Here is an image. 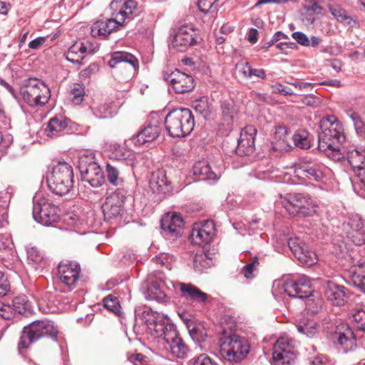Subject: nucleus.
<instances>
[{"label": "nucleus", "mask_w": 365, "mask_h": 365, "mask_svg": "<svg viewBox=\"0 0 365 365\" xmlns=\"http://www.w3.org/2000/svg\"><path fill=\"white\" fill-rule=\"evenodd\" d=\"M292 37L300 45L303 46H309L310 41L307 36L301 32V31H295L292 33Z\"/></svg>", "instance_id": "052dcab7"}, {"label": "nucleus", "mask_w": 365, "mask_h": 365, "mask_svg": "<svg viewBox=\"0 0 365 365\" xmlns=\"http://www.w3.org/2000/svg\"><path fill=\"white\" fill-rule=\"evenodd\" d=\"M67 126V119L61 116H55L48 121L45 133L48 137L56 138L63 133Z\"/></svg>", "instance_id": "2f4dec72"}, {"label": "nucleus", "mask_w": 365, "mask_h": 365, "mask_svg": "<svg viewBox=\"0 0 365 365\" xmlns=\"http://www.w3.org/2000/svg\"><path fill=\"white\" fill-rule=\"evenodd\" d=\"M84 88L79 84L73 85L71 88L69 98L75 105H80L84 98Z\"/></svg>", "instance_id": "c03bdc74"}, {"label": "nucleus", "mask_w": 365, "mask_h": 365, "mask_svg": "<svg viewBox=\"0 0 365 365\" xmlns=\"http://www.w3.org/2000/svg\"><path fill=\"white\" fill-rule=\"evenodd\" d=\"M118 18L109 19L106 21H98L91 26V34L93 36L106 38L119 26H121Z\"/></svg>", "instance_id": "c85d7f7f"}, {"label": "nucleus", "mask_w": 365, "mask_h": 365, "mask_svg": "<svg viewBox=\"0 0 365 365\" xmlns=\"http://www.w3.org/2000/svg\"><path fill=\"white\" fill-rule=\"evenodd\" d=\"M216 1L217 0H198L197 6L199 10L204 14L209 13Z\"/></svg>", "instance_id": "e2e57ef3"}, {"label": "nucleus", "mask_w": 365, "mask_h": 365, "mask_svg": "<svg viewBox=\"0 0 365 365\" xmlns=\"http://www.w3.org/2000/svg\"><path fill=\"white\" fill-rule=\"evenodd\" d=\"M108 66L115 68V74L122 76V80H127L138 71L139 62L138 58L130 53L115 51L111 54Z\"/></svg>", "instance_id": "9d476101"}, {"label": "nucleus", "mask_w": 365, "mask_h": 365, "mask_svg": "<svg viewBox=\"0 0 365 365\" xmlns=\"http://www.w3.org/2000/svg\"><path fill=\"white\" fill-rule=\"evenodd\" d=\"M287 243L290 250L295 257L297 255H302V250H303V247L305 245L302 240L297 237L289 238Z\"/></svg>", "instance_id": "3c124183"}, {"label": "nucleus", "mask_w": 365, "mask_h": 365, "mask_svg": "<svg viewBox=\"0 0 365 365\" xmlns=\"http://www.w3.org/2000/svg\"><path fill=\"white\" fill-rule=\"evenodd\" d=\"M163 79L169 81L177 93H185L191 91L195 88L193 78L176 69L171 73L164 72Z\"/></svg>", "instance_id": "6ab92c4d"}, {"label": "nucleus", "mask_w": 365, "mask_h": 365, "mask_svg": "<svg viewBox=\"0 0 365 365\" xmlns=\"http://www.w3.org/2000/svg\"><path fill=\"white\" fill-rule=\"evenodd\" d=\"M350 282L365 293V261L353 265L349 271Z\"/></svg>", "instance_id": "7c9ffc66"}, {"label": "nucleus", "mask_w": 365, "mask_h": 365, "mask_svg": "<svg viewBox=\"0 0 365 365\" xmlns=\"http://www.w3.org/2000/svg\"><path fill=\"white\" fill-rule=\"evenodd\" d=\"M330 340L335 348L340 352L346 354L352 351L356 346L354 334L345 323L336 322L334 327L329 331Z\"/></svg>", "instance_id": "1a4fd4ad"}, {"label": "nucleus", "mask_w": 365, "mask_h": 365, "mask_svg": "<svg viewBox=\"0 0 365 365\" xmlns=\"http://www.w3.org/2000/svg\"><path fill=\"white\" fill-rule=\"evenodd\" d=\"M144 318L150 334L155 337H162L163 341L166 339L168 333L176 330L170 320L159 313L148 312Z\"/></svg>", "instance_id": "4468645a"}, {"label": "nucleus", "mask_w": 365, "mask_h": 365, "mask_svg": "<svg viewBox=\"0 0 365 365\" xmlns=\"http://www.w3.org/2000/svg\"><path fill=\"white\" fill-rule=\"evenodd\" d=\"M119 169L113 163L106 165L107 179L114 186H118L123 182L122 178L119 177Z\"/></svg>", "instance_id": "ea45409f"}, {"label": "nucleus", "mask_w": 365, "mask_h": 365, "mask_svg": "<svg viewBox=\"0 0 365 365\" xmlns=\"http://www.w3.org/2000/svg\"><path fill=\"white\" fill-rule=\"evenodd\" d=\"M280 203L292 217H307L317 212V204L308 195L289 193L281 196Z\"/></svg>", "instance_id": "423d86ee"}, {"label": "nucleus", "mask_w": 365, "mask_h": 365, "mask_svg": "<svg viewBox=\"0 0 365 365\" xmlns=\"http://www.w3.org/2000/svg\"><path fill=\"white\" fill-rule=\"evenodd\" d=\"M93 53L94 49L92 48L90 43L86 42L85 43L82 41H76L69 47L65 56L67 61L81 66L83 63V61L86 56L91 55Z\"/></svg>", "instance_id": "393cba45"}, {"label": "nucleus", "mask_w": 365, "mask_h": 365, "mask_svg": "<svg viewBox=\"0 0 365 365\" xmlns=\"http://www.w3.org/2000/svg\"><path fill=\"white\" fill-rule=\"evenodd\" d=\"M160 120L157 114L150 117L148 125L139 131L135 136L133 137L132 140L135 145H143L148 142L155 140L161 131Z\"/></svg>", "instance_id": "412c9836"}, {"label": "nucleus", "mask_w": 365, "mask_h": 365, "mask_svg": "<svg viewBox=\"0 0 365 365\" xmlns=\"http://www.w3.org/2000/svg\"><path fill=\"white\" fill-rule=\"evenodd\" d=\"M58 208L49 199L38 195L33 200V217L41 225L49 226L59 219Z\"/></svg>", "instance_id": "9b49d317"}, {"label": "nucleus", "mask_w": 365, "mask_h": 365, "mask_svg": "<svg viewBox=\"0 0 365 365\" xmlns=\"http://www.w3.org/2000/svg\"><path fill=\"white\" fill-rule=\"evenodd\" d=\"M193 175L198 178V180H207L217 179V175L211 170V168L206 162L196 163L192 168Z\"/></svg>", "instance_id": "473e14b6"}, {"label": "nucleus", "mask_w": 365, "mask_h": 365, "mask_svg": "<svg viewBox=\"0 0 365 365\" xmlns=\"http://www.w3.org/2000/svg\"><path fill=\"white\" fill-rule=\"evenodd\" d=\"M123 8L124 10L120 11L116 15V18L122 24L125 22L126 19H130V15L135 14L138 9V4L134 0H126L123 3Z\"/></svg>", "instance_id": "e433bc0d"}, {"label": "nucleus", "mask_w": 365, "mask_h": 365, "mask_svg": "<svg viewBox=\"0 0 365 365\" xmlns=\"http://www.w3.org/2000/svg\"><path fill=\"white\" fill-rule=\"evenodd\" d=\"M133 155L131 153L123 147H118L115 148L111 154V159L118 162L127 161Z\"/></svg>", "instance_id": "09e8293b"}, {"label": "nucleus", "mask_w": 365, "mask_h": 365, "mask_svg": "<svg viewBox=\"0 0 365 365\" xmlns=\"http://www.w3.org/2000/svg\"><path fill=\"white\" fill-rule=\"evenodd\" d=\"M346 237L356 245L360 246L365 243V228L358 230H348Z\"/></svg>", "instance_id": "a18cd8bd"}, {"label": "nucleus", "mask_w": 365, "mask_h": 365, "mask_svg": "<svg viewBox=\"0 0 365 365\" xmlns=\"http://www.w3.org/2000/svg\"><path fill=\"white\" fill-rule=\"evenodd\" d=\"M304 1H305L304 9L307 11H317L318 9H321L319 3L322 0H304Z\"/></svg>", "instance_id": "774afa93"}, {"label": "nucleus", "mask_w": 365, "mask_h": 365, "mask_svg": "<svg viewBox=\"0 0 365 365\" xmlns=\"http://www.w3.org/2000/svg\"><path fill=\"white\" fill-rule=\"evenodd\" d=\"M10 289V284L4 273L0 270V297L5 296Z\"/></svg>", "instance_id": "680f3d73"}, {"label": "nucleus", "mask_w": 365, "mask_h": 365, "mask_svg": "<svg viewBox=\"0 0 365 365\" xmlns=\"http://www.w3.org/2000/svg\"><path fill=\"white\" fill-rule=\"evenodd\" d=\"M297 328L299 332L310 338L315 336L319 333L318 324L314 321L307 318L300 319Z\"/></svg>", "instance_id": "72a5a7b5"}, {"label": "nucleus", "mask_w": 365, "mask_h": 365, "mask_svg": "<svg viewBox=\"0 0 365 365\" xmlns=\"http://www.w3.org/2000/svg\"><path fill=\"white\" fill-rule=\"evenodd\" d=\"M294 145L301 149L311 147L312 136L306 130H299L292 136Z\"/></svg>", "instance_id": "f704fd0d"}, {"label": "nucleus", "mask_w": 365, "mask_h": 365, "mask_svg": "<svg viewBox=\"0 0 365 365\" xmlns=\"http://www.w3.org/2000/svg\"><path fill=\"white\" fill-rule=\"evenodd\" d=\"M318 134V148L335 161H340L344 155L340 150V145L345 140L342 124L331 125V127L321 128Z\"/></svg>", "instance_id": "f03ea898"}, {"label": "nucleus", "mask_w": 365, "mask_h": 365, "mask_svg": "<svg viewBox=\"0 0 365 365\" xmlns=\"http://www.w3.org/2000/svg\"><path fill=\"white\" fill-rule=\"evenodd\" d=\"M16 312L12 306L0 302V316L5 319H11L15 317Z\"/></svg>", "instance_id": "6e6d98bb"}, {"label": "nucleus", "mask_w": 365, "mask_h": 365, "mask_svg": "<svg viewBox=\"0 0 365 365\" xmlns=\"http://www.w3.org/2000/svg\"><path fill=\"white\" fill-rule=\"evenodd\" d=\"M341 124L334 115H328L321 121V128H326L331 127V125Z\"/></svg>", "instance_id": "0e129e2a"}, {"label": "nucleus", "mask_w": 365, "mask_h": 365, "mask_svg": "<svg viewBox=\"0 0 365 365\" xmlns=\"http://www.w3.org/2000/svg\"><path fill=\"white\" fill-rule=\"evenodd\" d=\"M149 185L154 193L167 195L173 191V187L170 182L168 180L164 170H158L153 172Z\"/></svg>", "instance_id": "a878e982"}, {"label": "nucleus", "mask_w": 365, "mask_h": 365, "mask_svg": "<svg viewBox=\"0 0 365 365\" xmlns=\"http://www.w3.org/2000/svg\"><path fill=\"white\" fill-rule=\"evenodd\" d=\"M283 288L284 292L289 297L299 299L307 298L313 292L311 280L306 275H301L294 279H286L284 282Z\"/></svg>", "instance_id": "2eb2a0df"}, {"label": "nucleus", "mask_w": 365, "mask_h": 365, "mask_svg": "<svg viewBox=\"0 0 365 365\" xmlns=\"http://www.w3.org/2000/svg\"><path fill=\"white\" fill-rule=\"evenodd\" d=\"M20 93L23 101L31 107L45 105L51 97L49 88L42 81L29 78L21 86Z\"/></svg>", "instance_id": "0eeeda50"}, {"label": "nucleus", "mask_w": 365, "mask_h": 365, "mask_svg": "<svg viewBox=\"0 0 365 365\" xmlns=\"http://www.w3.org/2000/svg\"><path fill=\"white\" fill-rule=\"evenodd\" d=\"M97 70V66L95 63L90 64L87 68L79 73L81 78L86 79L89 78Z\"/></svg>", "instance_id": "338daca9"}, {"label": "nucleus", "mask_w": 365, "mask_h": 365, "mask_svg": "<svg viewBox=\"0 0 365 365\" xmlns=\"http://www.w3.org/2000/svg\"><path fill=\"white\" fill-rule=\"evenodd\" d=\"M165 129L173 138H182L194 129L195 120L188 108H176L170 111L164 120Z\"/></svg>", "instance_id": "7ed1b4c3"}, {"label": "nucleus", "mask_w": 365, "mask_h": 365, "mask_svg": "<svg viewBox=\"0 0 365 365\" xmlns=\"http://www.w3.org/2000/svg\"><path fill=\"white\" fill-rule=\"evenodd\" d=\"M256 134L257 130L252 125H247L242 130L236 148L238 155H250L255 151Z\"/></svg>", "instance_id": "5701e85b"}, {"label": "nucleus", "mask_w": 365, "mask_h": 365, "mask_svg": "<svg viewBox=\"0 0 365 365\" xmlns=\"http://www.w3.org/2000/svg\"><path fill=\"white\" fill-rule=\"evenodd\" d=\"M219 356L225 361L235 364L244 360L250 352L247 339L237 334H222L218 340Z\"/></svg>", "instance_id": "f257e3e1"}, {"label": "nucleus", "mask_w": 365, "mask_h": 365, "mask_svg": "<svg viewBox=\"0 0 365 365\" xmlns=\"http://www.w3.org/2000/svg\"><path fill=\"white\" fill-rule=\"evenodd\" d=\"M184 221L180 214H173L172 216H166L161 220V228L163 234L168 238H177L182 234Z\"/></svg>", "instance_id": "b1692460"}, {"label": "nucleus", "mask_w": 365, "mask_h": 365, "mask_svg": "<svg viewBox=\"0 0 365 365\" xmlns=\"http://www.w3.org/2000/svg\"><path fill=\"white\" fill-rule=\"evenodd\" d=\"M58 329L53 323L48 320H37L24 328L18 344L19 351L27 349L31 344L43 337H50L53 341H57Z\"/></svg>", "instance_id": "20e7f679"}, {"label": "nucleus", "mask_w": 365, "mask_h": 365, "mask_svg": "<svg viewBox=\"0 0 365 365\" xmlns=\"http://www.w3.org/2000/svg\"><path fill=\"white\" fill-rule=\"evenodd\" d=\"M346 158L355 174L353 189L358 195L365 198V152L356 148L349 150Z\"/></svg>", "instance_id": "6e6552de"}, {"label": "nucleus", "mask_w": 365, "mask_h": 365, "mask_svg": "<svg viewBox=\"0 0 365 365\" xmlns=\"http://www.w3.org/2000/svg\"><path fill=\"white\" fill-rule=\"evenodd\" d=\"M28 259L36 264L40 263L43 257L41 252L35 247H30L27 250Z\"/></svg>", "instance_id": "13d9d810"}, {"label": "nucleus", "mask_w": 365, "mask_h": 365, "mask_svg": "<svg viewBox=\"0 0 365 365\" xmlns=\"http://www.w3.org/2000/svg\"><path fill=\"white\" fill-rule=\"evenodd\" d=\"M178 285L182 297L192 299L199 303H204L207 301L208 294L201 291L192 284L180 282Z\"/></svg>", "instance_id": "c756f323"}, {"label": "nucleus", "mask_w": 365, "mask_h": 365, "mask_svg": "<svg viewBox=\"0 0 365 365\" xmlns=\"http://www.w3.org/2000/svg\"><path fill=\"white\" fill-rule=\"evenodd\" d=\"M331 14L341 22H346L349 25L351 24L353 19L349 16L347 12L339 5H332L329 6Z\"/></svg>", "instance_id": "a19ab883"}, {"label": "nucleus", "mask_w": 365, "mask_h": 365, "mask_svg": "<svg viewBox=\"0 0 365 365\" xmlns=\"http://www.w3.org/2000/svg\"><path fill=\"white\" fill-rule=\"evenodd\" d=\"M272 359L274 365H291L296 359L295 341L279 338L273 346Z\"/></svg>", "instance_id": "ddd939ff"}, {"label": "nucleus", "mask_w": 365, "mask_h": 365, "mask_svg": "<svg viewBox=\"0 0 365 365\" xmlns=\"http://www.w3.org/2000/svg\"><path fill=\"white\" fill-rule=\"evenodd\" d=\"M347 289L342 285H338L336 283L328 281L324 291L327 299L335 306H342L348 297Z\"/></svg>", "instance_id": "bb28decb"}, {"label": "nucleus", "mask_w": 365, "mask_h": 365, "mask_svg": "<svg viewBox=\"0 0 365 365\" xmlns=\"http://www.w3.org/2000/svg\"><path fill=\"white\" fill-rule=\"evenodd\" d=\"M195 31L191 26L183 25L179 27L170 36V46L177 51H185L196 43Z\"/></svg>", "instance_id": "a211bd4d"}, {"label": "nucleus", "mask_w": 365, "mask_h": 365, "mask_svg": "<svg viewBox=\"0 0 365 365\" xmlns=\"http://www.w3.org/2000/svg\"><path fill=\"white\" fill-rule=\"evenodd\" d=\"M221 110L224 120L227 122L232 121L234 115L236 114L233 102L230 101H222Z\"/></svg>", "instance_id": "79ce46f5"}, {"label": "nucleus", "mask_w": 365, "mask_h": 365, "mask_svg": "<svg viewBox=\"0 0 365 365\" xmlns=\"http://www.w3.org/2000/svg\"><path fill=\"white\" fill-rule=\"evenodd\" d=\"M237 71L245 78H250L251 66L248 61H240L235 66Z\"/></svg>", "instance_id": "603ef678"}, {"label": "nucleus", "mask_w": 365, "mask_h": 365, "mask_svg": "<svg viewBox=\"0 0 365 365\" xmlns=\"http://www.w3.org/2000/svg\"><path fill=\"white\" fill-rule=\"evenodd\" d=\"M301 254L302 255H297L296 257L302 263L311 265L315 264L317 261L316 253L309 250L306 245L304 246Z\"/></svg>", "instance_id": "37998d69"}, {"label": "nucleus", "mask_w": 365, "mask_h": 365, "mask_svg": "<svg viewBox=\"0 0 365 365\" xmlns=\"http://www.w3.org/2000/svg\"><path fill=\"white\" fill-rule=\"evenodd\" d=\"M328 171L327 167L317 160L306 162L297 166L294 170L295 175L299 178L317 182L322 181Z\"/></svg>", "instance_id": "dca6fc26"}, {"label": "nucleus", "mask_w": 365, "mask_h": 365, "mask_svg": "<svg viewBox=\"0 0 365 365\" xmlns=\"http://www.w3.org/2000/svg\"><path fill=\"white\" fill-rule=\"evenodd\" d=\"M210 260L207 259L205 254H196L193 258V267L196 271L201 272L202 269L210 267Z\"/></svg>", "instance_id": "de8ad7c7"}, {"label": "nucleus", "mask_w": 365, "mask_h": 365, "mask_svg": "<svg viewBox=\"0 0 365 365\" xmlns=\"http://www.w3.org/2000/svg\"><path fill=\"white\" fill-rule=\"evenodd\" d=\"M166 297L167 294L157 282L152 283L148 288L146 298L149 300L163 302Z\"/></svg>", "instance_id": "58836bf2"}, {"label": "nucleus", "mask_w": 365, "mask_h": 365, "mask_svg": "<svg viewBox=\"0 0 365 365\" xmlns=\"http://www.w3.org/2000/svg\"><path fill=\"white\" fill-rule=\"evenodd\" d=\"M302 102L308 106L312 107H317L319 103V99L314 95H307L303 98Z\"/></svg>", "instance_id": "69168bd1"}, {"label": "nucleus", "mask_w": 365, "mask_h": 365, "mask_svg": "<svg viewBox=\"0 0 365 365\" xmlns=\"http://www.w3.org/2000/svg\"><path fill=\"white\" fill-rule=\"evenodd\" d=\"M73 168L66 162H59L46 176L50 190L58 195L68 193L73 187Z\"/></svg>", "instance_id": "39448f33"}, {"label": "nucleus", "mask_w": 365, "mask_h": 365, "mask_svg": "<svg viewBox=\"0 0 365 365\" xmlns=\"http://www.w3.org/2000/svg\"><path fill=\"white\" fill-rule=\"evenodd\" d=\"M192 108L200 113L204 118H207L212 111L211 105L206 97L195 101L192 105Z\"/></svg>", "instance_id": "4c0bfd02"}, {"label": "nucleus", "mask_w": 365, "mask_h": 365, "mask_svg": "<svg viewBox=\"0 0 365 365\" xmlns=\"http://www.w3.org/2000/svg\"><path fill=\"white\" fill-rule=\"evenodd\" d=\"M164 349L174 359H183L187 356L189 348L180 336L177 329L167 334L164 341Z\"/></svg>", "instance_id": "aec40b11"}, {"label": "nucleus", "mask_w": 365, "mask_h": 365, "mask_svg": "<svg viewBox=\"0 0 365 365\" xmlns=\"http://www.w3.org/2000/svg\"><path fill=\"white\" fill-rule=\"evenodd\" d=\"M215 235V225L212 220H206L194 225L190 235L193 244L201 245L211 242Z\"/></svg>", "instance_id": "4be33fe9"}, {"label": "nucleus", "mask_w": 365, "mask_h": 365, "mask_svg": "<svg viewBox=\"0 0 365 365\" xmlns=\"http://www.w3.org/2000/svg\"><path fill=\"white\" fill-rule=\"evenodd\" d=\"M257 264H259L257 258H255L251 263L243 267L241 273L246 279H252L253 277L254 269Z\"/></svg>", "instance_id": "bf43d9fd"}, {"label": "nucleus", "mask_w": 365, "mask_h": 365, "mask_svg": "<svg viewBox=\"0 0 365 365\" xmlns=\"http://www.w3.org/2000/svg\"><path fill=\"white\" fill-rule=\"evenodd\" d=\"M104 307L113 312H117L119 310L120 304L117 297L109 294L103 299Z\"/></svg>", "instance_id": "864d4df0"}, {"label": "nucleus", "mask_w": 365, "mask_h": 365, "mask_svg": "<svg viewBox=\"0 0 365 365\" xmlns=\"http://www.w3.org/2000/svg\"><path fill=\"white\" fill-rule=\"evenodd\" d=\"M123 199L117 193H113L106 197L102 205V210L106 220H112L118 217L122 212Z\"/></svg>", "instance_id": "cd10ccee"}, {"label": "nucleus", "mask_w": 365, "mask_h": 365, "mask_svg": "<svg viewBox=\"0 0 365 365\" xmlns=\"http://www.w3.org/2000/svg\"><path fill=\"white\" fill-rule=\"evenodd\" d=\"M364 228V222L361 217L357 215L350 217L347 222L343 224V229L346 234L348 230H358Z\"/></svg>", "instance_id": "49530a36"}, {"label": "nucleus", "mask_w": 365, "mask_h": 365, "mask_svg": "<svg viewBox=\"0 0 365 365\" xmlns=\"http://www.w3.org/2000/svg\"><path fill=\"white\" fill-rule=\"evenodd\" d=\"M12 307L16 313L24 314L30 312L31 304L26 295H19L12 300Z\"/></svg>", "instance_id": "c9c22d12"}, {"label": "nucleus", "mask_w": 365, "mask_h": 365, "mask_svg": "<svg viewBox=\"0 0 365 365\" xmlns=\"http://www.w3.org/2000/svg\"><path fill=\"white\" fill-rule=\"evenodd\" d=\"M353 321L356 324V328L365 332V312L357 310L352 314Z\"/></svg>", "instance_id": "5fc2aeb1"}, {"label": "nucleus", "mask_w": 365, "mask_h": 365, "mask_svg": "<svg viewBox=\"0 0 365 365\" xmlns=\"http://www.w3.org/2000/svg\"><path fill=\"white\" fill-rule=\"evenodd\" d=\"M188 365H218L208 355L201 354L188 361Z\"/></svg>", "instance_id": "8fccbe9b"}, {"label": "nucleus", "mask_w": 365, "mask_h": 365, "mask_svg": "<svg viewBox=\"0 0 365 365\" xmlns=\"http://www.w3.org/2000/svg\"><path fill=\"white\" fill-rule=\"evenodd\" d=\"M58 273L61 282L67 287V291H71L79 279L81 267L76 262H62L58 264Z\"/></svg>", "instance_id": "f3484780"}, {"label": "nucleus", "mask_w": 365, "mask_h": 365, "mask_svg": "<svg viewBox=\"0 0 365 365\" xmlns=\"http://www.w3.org/2000/svg\"><path fill=\"white\" fill-rule=\"evenodd\" d=\"M190 336L198 342L205 341L207 338V332L203 327H196L190 331Z\"/></svg>", "instance_id": "4d7b16f0"}, {"label": "nucleus", "mask_w": 365, "mask_h": 365, "mask_svg": "<svg viewBox=\"0 0 365 365\" xmlns=\"http://www.w3.org/2000/svg\"><path fill=\"white\" fill-rule=\"evenodd\" d=\"M78 169L83 179L92 187H98L104 182L103 173L93 157L81 156L78 160Z\"/></svg>", "instance_id": "f8f14e48"}]
</instances>
